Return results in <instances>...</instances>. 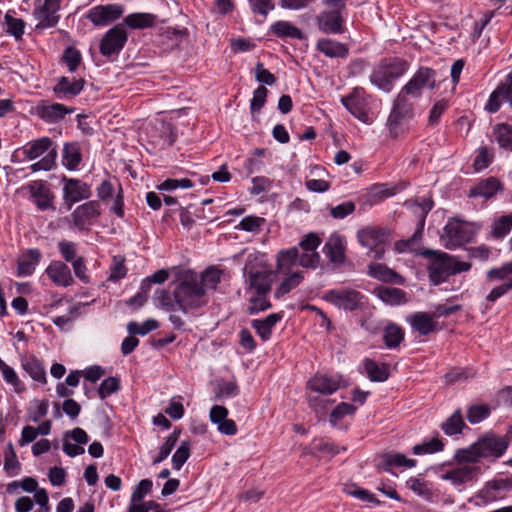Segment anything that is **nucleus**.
I'll list each match as a JSON object with an SVG mask.
<instances>
[{
  "mask_svg": "<svg viewBox=\"0 0 512 512\" xmlns=\"http://www.w3.org/2000/svg\"><path fill=\"white\" fill-rule=\"evenodd\" d=\"M323 299L339 309L354 311L361 307L363 295L355 289L342 287L326 291Z\"/></svg>",
  "mask_w": 512,
  "mask_h": 512,
  "instance_id": "nucleus-8",
  "label": "nucleus"
},
{
  "mask_svg": "<svg viewBox=\"0 0 512 512\" xmlns=\"http://www.w3.org/2000/svg\"><path fill=\"white\" fill-rule=\"evenodd\" d=\"M443 442L438 438H433L428 442L415 445L413 447V453L415 455L421 454H432L443 450Z\"/></svg>",
  "mask_w": 512,
  "mask_h": 512,
  "instance_id": "nucleus-56",
  "label": "nucleus"
},
{
  "mask_svg": "<svg viewBox=\"0 0 512 512\" xmlns=\"http://www.w3.org/2000/svg\"><path fill=\"white\" fill-rule=\"evenodd\" d=\"M490 410L487 405H474L468 409L467 419L471 424H477L489 416Z\"/></svg>",
  "mask_w": 512,
  "mask_h": 512,
  "instance_id": "nucleus-62",
  "label": "nucleus"
},
{
  "mask_svg": "<svg viewBox=\"0 0 512 512\" xmlns=\"http://www.w3.org/2000/svg\"><path fill=\"white\" fill-rule=\"evenodd\" d=\"M327 395H314L308 396L309 407L318 415L324 416L328 407L331 405V400L326 398Z\"/></svg>",
  "mask_w": 512,
  "mask_h": 512,
  "instance_id": "nucleus-54",
  "label": "nucleus"
},
{
  "mask_svg": "<svg viewBox=\"0 0 512 512\" xmlns=\"http://www.w3.org/2000/svg\"><path fill=\"white\" fill-rule=\"evenodd\" d=\"M154 302L157 307L167 312H173L178 309L173 294L171 295L169 291L164 289L155 292Z\"/></svg>",
  "mask_w": 512,
  "mask_h": 512,
  "instance_id": "nucleus-48",
  "label": "nucleus"
},
{
  "mask_svg": "<svg viewBox=\"0 0 512 512\" xmlns=\"http://www.w3.org/2000/svg\"><path fill=\"white\" fill-rule=\"evenodd\" d=\"M35 112L44 122L56 123L63 120L67 114L73 113L74 108L42 100L36 105Z\"/></svg>",
  "mask_w": 512,
  "mask_h": 512,
  "instance_id": "nucleus-15",
  "label": "nucleus"
},
{
  "mask_svg": "<svg viewBox=\"0 0 512 512\" xmlns=\"http://www.w3.org/2000/svg\"><path fill=\"white\" fill-rule=\"evenodd\" d=\"M411 98V95L406 93L402 87L394 100V105L387 121L389 130L394 136L398 135L399 126L414 115V105Z\"/></svg>",
  "mask_w": 512,
  "mask_h": 512,
  "instance_id": "nucleus-7",
  "label": "nucleus"
},
{
  "mask_svg": "<svg viewBox=\"0 0 512 512\" xmlns=\"http://www.w3.org/2000/svg\"><path fill=\"white\" fill-rule=\"evenodd\" d=\"M59 9L60 0H45L44 4L34 12L35 18L38 20L36 28L45 29L55 26L59 20L57 15Z\"/></svg>",
  "mask_w": 512,
  "mask_h": 512,
  "instance_id": "nucleus-18",
  "label": "nucleus"
},
{
  "mask_svg": "<svg viewBox=\"0 0 512 512\" xmlns=\"http://www.w3.org/2000/svg\"><path fill=\"white\" fill-rule=\"evenodd\" d=\"M101 214L100 203L88 201L78 206L71 214L73 225L79 230H86L93 225Z\"/></svg>",
  "mask_w": 512,
  "mask_h": 512,
  "instance_id": "nucleus-12",
  "label": "nucleus"
},
{
  "mask_svg": "<svg viewBox=\"0 0 512 512\" xmlns=\"http://www.w3.org/2000/svg\"><path fill=\"white\" fill-rule=\"evenodd\" d=\"M368 273L371 277L382 282L398 285L404 283V278L400 274L381 263L370 264Z\"/></svg>",
  "mask_w": 512,
  "mask_h": 512,
  "instance_id": "nucleus-31",
  "label": "nucleus"
},
{
  "mask_svg": "<svg viewBox=\"0 0 512 512\" xmlns=\"http://www.w3.org/2000/svg\"><path fill=\"white\" fill-rule=\"evenodd\" d=\"M383 469L391 472L393 467L412 468L416 465V460L409 459L401 453H386L382 455Z\"/></svg>",
  "mask_w": 512,
  "mask_h": 512,
  "instance_id": "nucleus-36",
  "label": "nucleus"
},
{
  "mask_svg": "<svg viewBox=\"0 0 512 512\" xmlns=\"http://www.w3.org/2000/svg\"><path fill=\"white\" fill-rule=\"evenodd\" d=\"M316 48L329 58H346L349 49L344 43L329 39L321 38L317 41Z\"/></svg>",
  "mask_w": 512,
  "mask_h": 512,
  "instance_id": "nucleus-29",
  "label": "nucleus"
},
{
  "mask_svg": "<svg viewBox=\"0 0 512 512\" xmlns=\"http://www.w3.org/2000/svg\"><path fill=\"white\" fill-rule=\"evenodd\" d=\"M122 13L123 8L120 5H99L89 10L87 18L96 26H106L117 20Z\"/></svg>",
  "mask_w": 512,
  "mask_h": 512,
  "instance_id": "nucleus-16",
  "label": "nucleus"
},
{
  "mask_svg": "<svg viewBox=\"0 0 512 512\" xmlns=\"http://www.w3.org/2000/svg\"><path fill=\"white\" fill-rule=\"evenodd\" d=\"M7 32L15 37L16 40L22 38L24 34L25 23L22 19L14 18L9 14L5 15Z\"/></svg>",
  "mask_w": 512,
  "mask_h": 512,
  "instance_id": "nucleus-59",
  "label": "nucleus"
},
{
  "mask_svg": "<svg viewBox=\"0 0 512 512\" xmlns=\"http://www.w3.org/2000/svg\"><path fill=\"white\" fill-rule=\"evenodd\" d=\"M364 368L368 378L373 382H384L389 377V366L385 363L378 364L374 360L365 359Z\"/></svg>",
  "mask_w": 512,
  "mask_h": 512,
  "instance_id": "nucleus-35",
  "label": "nucleus"
},
{
  "mask_svg": "<svg viewBox=\"0 0 512 512\" xmlns=\"http://www.w3.org/2000/svg\"><path fill=\"white\" fill-rule=\"evenodd\" d=\"M502 190L500 181L495 177H489L479 181L473 188L469 190L468 197H483L485 199L492 198L498 191Z\"/></svg>",
  "mask_w": 512,
  "mask_h": 512,
  "instance_id": "nucleus-28",
  "label": "nucleus"
},
{
  "mask_svg": "<svg viewBox=\"0 0 512 512\" xmlns=\"http://www.w3.org/2000/svg\"><path fill=\"white\" fill-rule=\"evenodd\" d=\"M374 294L389 305H401L407 302L406 293L395 287L379 286L374 289Z\"/></svg>",
  "mask_w": 512,
  "mask_h": 512,
  "instance_id": "nucleus-32",
  "label": "nucleus"
},
{
  "mask_svg": "<svg viewBox=\"0 0 512 512\" xmlns=\"http://www.w3.org/2000/svg\"><path fill=\"white\" fill-rule=\"evenodd\" d=\"M29 192L31 196L35 198V203L40 210L44 211L52 207L53 195L47 188L45 182L41 180L31 182Z\"/></svg>",
  "mask_w": 512,
  "mask_h": 512,
  "instance_id": "nucleus-27",
  "label": "nucleus"
},
{
  "mask_svg": "<svg viewBox=\"0 0 512 512\" xmlns=\"http://www.w3.org/2000/svg\"><path fill=\"white\" fill-rule=\"evenodd\" d=\"M406 485L409 489H411L415 494L421 496L425 499H429L432 495L431 485L427 481L422 478L411 477Z\"/></svg>",
  "mask_w": 512,
  "mask_h": 512,
  "instance_id": "nucleus-51",
  "label": "nucleus"
},
{
  "mask_svg": "<svg viewBox=\"0 0 512 512\" xmlns=\"http://www.w3.org/2000/svg\"><path fill=\"white\" fill-rule=\"evenodd\" d=\"M299 250L292 247L286 250H280L277 254V270L279 272H288L296 264L299 265Z\"/></svg>",
  "mask_w": 512,
  "mask_h": 512,
  "instance_id": "nucleus-34",
  "label": "nucleus"
},
{
  "mask_svg": "<svg viewBox=\"0 0 512 512\" xmlns=\"http://www.w3.org/2000/svg\"><path fill=\"white\" fill-rule=\"evenodd\" d=\"M303 280V275L301 272H295L283 279L279 288L275 291V296L280 298L285 294L289 293L292 289L297 287L301 281Z\"/></svg>",
  "mask_w": 512,
  "mask_h": 512,
  "instance_id": "nucleus-49",
  "label": "nucleus"
},
{
  "mask_svg": "<svg viewBox=\"0 0 512 512\" xmlns=\"http://www.w3.org/2000/svg\"><path fill=\"white\" fill-rule=\"evenodd\" d=\"M120 389V381L117 377H108L102 381L98 388L101 399H105Z\"/></svg>",
  "mask_w": 512,
  "mask_h": 512,
  "instance_id": "nucleus-60",
  "label": "nucleus"
},
{
  "mask_svg": "<svg viewBox=\"0 0 512 512\" xmlns=\"http://www.w3.org/2000/svg\"><path fill=\"white\" fill-rule=\"evenodd\" d=\"M503 101L509 102L512 106V72L507 75L505 81L490 95L485 108L490 113H495L499 110Z\"/></svg>",
  "mask_w": 512,
  "mask_h": 512,
  "instance_id": "nucleus-19",
  "label": "nucleus"
},
{
  "mask_svg": "<svg viewBox=\"0 0 512 512\" xmlns=\"http://www.w3.org/2000/svg\"><path fill=\"white\" fill-rule=\"evenodd\" d=\"M42 254L39 249L32 248L23 252L17 262L18 276H30L41 260Z\"/></svg>",
  "mask_w": 512,
  "mask_h": 512,
  "instance_id": "nucleus-26",
  "label": "nucleus"
},
{
  "mask_svg": "<svg viewBox=\"0 0 512 512\" xmlns=\"http://www.w3.org/2000/svg\"><path fill=\"white\" fill-rule=\"evenodd\" d=\"M512 488V483L508 479H494L486 483L481 489L479 496L485 502H493L503 499L506 493Z\"/></svg>",
  "mask_w": 512,
  "mask_h": 512,
  "instance_id": "nucleus-22",
  "label": "nucleus"
},
{
  "mask_svg": "<svg viewBox=\"0 0 512 512\" xmlns=\"http://www.w3.org/2000/svg\"><path fill=\"white\" fill-rule=\"evenodd\" d=\"M410 324L421 335H427L436 330L437 323L433 316L426 312H416L410 318Z\"/></svg>",
  "mask_w": 512,
  "mask_h": 512,
  "instance_id": "nucleus-33",
  "label": "nucleus"
},
{
  "mask_svg": "<svg viewBox=\"0 0 512 512\" xmlns=\"http://www.w3.org/2000/svg\"><path fill=\"white\" fill-rule=\"evenodd\" d=\"M155 16L149 13H132L125 17L124 22L132 29H145L151 27Z\"/></svg>",
  "mask_w": 512,
  "mask_h": 512,
  "instance_id": "nucleus-43",
  "label": "nucleus"
},
{
  "mask_svg": "<svg viewBox=\"0 0 512 512\" xmlns=\"http://www.w3.org/2000/svg\"><path fill=\"white\" fill-rule=\"evenodd\" d=\"M464 426L461 412L457 410L442 424V430L445 434L452 436L461 433Z\"/></svg>",
  "mask_w": 512,
  "mask_h": 512,
  "instance_id": "nucleus-46",
  "label": "nucleus"
},
{
  "mask_svg": "<svg viewBox=\"0 0 512 512\" xmlns=\"http://www.w3.org/2000/svg\"><path fill=\"white\" fill-rule=\"evenodd\" d=\"M197 273L193 270H183L177 274V285L173 297L180 311L187 314L208 304L205 288L199 285Z\"/></svg>",
  "mask_w": 512,
  "mask_h": 512,
  "instance_id": "nucleus-1",
  "label": "nucleus"
},
{
  "mask_svg": "<svg viewBox=\"0 0 512 512\" xmlns=\"http://www.w3.org/2000/svg\"><path fill=\"white\" fill-rule=\"evenodd\" d=\"M480 453L481 451L478 446V442L476 441L469 448L458 449L454 455V459L459 464L464 463L469 465L470 463H476L479 459L483 458Z\"/></svg>",
  "mask_w": 512,
  "mask_h": 512,
  "instance_id": "nucleus-42",
  "label": "nucleus"
},
{
  "mask_svg": "<svg viewBox=\"0 0 512 512\" xmlns=\"http://www.w3.org/2000/svg\"><path fill=\"white\" fill-rule=\"evenodd\" d=\"M475 232L473 224L452 218L444 226L440 241L446 249L453 250L470 242Z\"/></svg>",
  "mask_w": 512,
  "mask_h": 512,
  "instance_id": "nucleus-6",
  "label": "nucleus"
},
{
  "mask_svg": "<svg viewBox=\"0 0 512 512\" xmlns=\"http://www.w3.org/2000/svg\"><path fill=\"white\" fill-rule=\"evenodd\" d=\"M127 41V32L123 24H117L108 30L100 42V52L103 56L118 55Z\"/></svg>",
  "mask_w": 512,
  "mask_h": 512,
  "instance_id": "nucleus-10",
  "label": "nucleus"
},
{
  "mask_svg": "<svg viewBox=\"0 0 512 512\" xmlns=\"http://www.w3.org/2000/svg\"><path fill=\"white\" fill-rule=\"evenodd\" d=\"M63 200L68 210L72 206L84 199H88L92 192L91 187L80 179L63 177Z\"/></svg>",
  "mask_w": 512,
  "mask_h": 512,
  "instance_id": "nucleus-11",
  "label": "nucleus"
},
{
  "mask_svg": "<svg viewBox=\"0 0 512 512\" xmlns=\"http://www.w3.org/2000/svg\"><path fill=\"white\" fill-rule=\"evenodd\" d=\"M127 274V268L124 264V258L121 256L113 257V265L110 270L109 280L116 282L124 278Z\"/></svg>",
  "mask_w": 512,
  "mask_h": 512,
  "instance_id": "nucleus-63",
  "label": "nucleus"
},
{
  "mask_svg": "<svg viewBox=\"0 0 512 512\" xmlns=\"http://www.w3.org/2000/svg\"><path fill=\"white\" fill-rule=\"evenodd\" d=\"M197 280L199 285L205 288V294L207 295L209 290H215L221 280V271L217 268H207L201 275L197 274Z\"/></svg>",
  "mask_w": 512,
  "mask_h": 512,
  "instance_id": "nucleus-39",
  "label": "nucleus"
},
{
  "mask_svg": "<svg viewBox=\"0 0 512 512\" xmlns=\"http://www.w3.org/2000/svg\"><path fill=\"white\" fill-rule=\"evenodd\" d=\"M180 434H181L180 429H174L173 432L166 438V441L163 443V445L159 449L158 456L153 460L154 465L161 463L169 456L172 449L176 445Z\"/></svg>",
  "mask_w": 512,
  "mask_h": 512,
  "instance_id": "nucleus-45",
  "label": "nucleus"
},
{
  "mask_svg": "<svg viewBox=\"0 0 512 512\" xmlns=\"http://www.w3.org/2000/svg\"><path fill=\"white\" fill-rule=\"evenodd\" d=\"M321 244V239L315 233L307 234L299 243L303 253L299 257V265L305 268H315L320 260L316 249Z\"/></svg>",
  "mask_w": 512,
  "mask_h": 512,
  "instance_id": "nucleus-14",
  "label": "nucleus"
},
{
  "mask_svg": "<svg viewBox=\"0 0 512 512\" xmlns=\"http://www.w3.org/2000/svg\"><path fill=\"white\" fill-rule=\"evenodd\" d=\"M282 319V314L272 313L264 319H254L251 321V326L255 329L258 336L262 341L266 342L270 340L272 336V330L275 325Z\"/></svg>",
  "mask_w": 512,
  "mask_h": 512,
  "instance_id": "nucleus-30",
  "label": "nucleus"
},
{
  "mask_svg": "<svg viewBox=\"0 0 512 512\" xmlns=\"http://www.w3.org/2000/svg\"><path fill=\"white\" fill-rule=\"evenodd\" d=\"M20 467L13 445L9 443L5 452L4 470L9 476H16L20 472Z\"/></svg>",
  "mask_w": 512,
  "mask_h": 512,
  "instance_id": "nucleus-52",
  "label": "nucleus"
},
{
  "mask_svg": "<svg viewBox=\"0 0 512 512\" xmlns=\"http://www.w3.org/2000/svg\"><path fill=\"white\" fill-rule=\"evenodd\" d=\"M356 407L352 404L342 402L337 405L330 414V423L333 426H337V422L342 419L345 415L354 414Z\"/></svg>",
  "mask_w": 512,
  "mask_h": 512,
  "instance_id": "nucleus-61",
  "label": "nucleus"
},
{
  "mask_svg": "<svg viewBox=\"0 0 512 512\" xmlns=\"http://www.w3.org/2000/svg\"><path fill=\"white\" fill-rule=\"evenodd\" d=\"M22 153L28 160H34L44 155L39 161L30 166L33 172L49 171L55 166L57 151L49 137H42L29 142L23 147Z\"/></svg>",
  "mask_w": 512,
  "mask_h": 512,
  "instance_id": "nucleus-5",
  "label": "nucleus"
},
{
  "mask_svg": "<svg viewBox=\"0 0 512 512\" xmlns=\"http://www.w3.org/2000/svg\"><path fill=\"white\" fill-rule=\"evenodd\" d=\"M244 273L248 276L250 288L254 289L256 294L270 292L273 272L267 265L263 254H249L244 266Z\"/></svg>",
  "mask_w": 512,
  "mask_h": 512,
  "instance_id": "nucleus-3",
  "label": "nucleus"
},
{
  "mask_svg": "<svg viewBox=\"0 0 512 512\" xmlns=\"http://www.w3.org/2000/svg\"><path fill=\"white\" fill-rule=\"evenodd\" d=\"M436 87V72L428 67H420L412 78L403 86L406 93L412 98H420L423 90L429 88L433 90Z\"/></svg>",
  "mask_w": 512,
  "mask_h": 512,
  "instance_id": "nucleus-9",
  "label": "nucleus"
},
{
  "mask_svg": "<svg viewBox=\"0 0 512 512\" xmlns=\"http://www.w3.org/2000/svg\"><path fill=\"white\" fill-rule=\"evenodd\" d=\"M23 368L27 371V373L35 380L41 383L46 382V372L41 364L36 358H31L23 363Z\"/></svg>",
  "mask_w": 512,
  "mask_h": 512,
  "instance_id": "nucleus-50",
  "label": "nucleus"
},
{
  "mask_svg": "<svg viewBox=\"0 0 512 512\" xmlns=\"http://www.w3.org/2000/svg\"><path fill=\"white\" fill-rule=\"evenodd\" d=\"M512 229V213L509 215L501 216L494 222L493 236L496 238H503Z\"/></svg>",
  "mask_w": 512,
  "mask_h": 512,
  "instance_id": "nucleus-57",
  "label": "nucleus"
},
{
  "mask_svg": "<svg viewBox=\"0 0 512 512\" xmlns=\"http://www.w3.org/2000/svg\"><path fill=\"white\" fill-rule=\"evenodd\" d=\"M190 457V442L182 441L172 457V464L175 470H180Z\"/></svg>",
  "mask_w": 512,
  "mask_h": 512,
  "instance_id": "nucleus-55",
  "label": "nucleus"
},
{
  "mask_svg": "<svg viewBox=\"0 0 512 512\" xmlns=\"http://www.w3.org/2000/svg\"><path fill=\"white\" fill-rule=\"evenodd\" d=\"M158 327H159V324L156 320L147 319L142 324H139L137 322H130L127 325V330L130 334H133V335L137 334V335L144 336V335L148 334L149 332L156 330Z\"/></svg>",
  "mask_w": 512,
  "mask_h": 512,
  "instance_id": "nucleus-53",
  "label": "nucleus"
},
{
  "mask_svg": "<svg viewBox=\"0 0 512 512\" xmlns=\"http://www.w3.org/2000/svg\"><path fill=\"white\" fill-rule=\"evenodd\" d=\"M271 31L277 37H289L293 39H302L303 33L296 26L287 21H277L271 26Z\"/></svg>",
  "mask_w": 512,
  "mask_h": 512,
  "instance_id": "nucleus-40",
  "label": "nucleus"
},
{
  "mask_svg": "<svg viewBox=\"0 0 512 512\" xmlns=\"http://www.w3.org/2000/svg\"><path fill=\"white\" fill-rule=\"evenodd\" d=\"M421 255L428 259V276L433 285H439L451 275L471 269V263L459 261L456 257L439 250L426 249Z\"/></svg>",
  "mask_w": 512,
  "mask_h": 512,
  "instance_id": "nucleus-2",
  "label": "nucleus"
},
{
  "mask_svg": "<svg viewBox=\"0 0 512 512\" xmlns=\"http://www.w3.org/2000/svg\"><path fill=\"white\" fill-rule=\"evenodd\" d=\"M85 81L82 78L61 77L57 84L53 87V92L60 100H69L81 93L84 88Z\"/></svg>",
  "mask_w": 512,
  "mask_h": 512,
  "instance_id": "nucleus-20",
  "label": "nucleus"
},
{
  "mask_svg": "<svg viewBox=\"0 0 512 512\" xmlns=\"http://www.w3.org/2000/svg\"><path fill=\"white\" fill-rule=\"evenodd\" d=\"M264 223L265 219L262 217L246 216L240 221L237 228L247 232L258 233Z\"/></svg>",
  "mask_w": 512,
  "mask_h": 512,
  "instance_id": "nucleus-58",
  "label": "nucleus"
},
{
  "mask_svg": "<svg viewBox=\"0 0 512 512\" xmlns=\"http://www.w3.org/2000/svg\"><path fill=\"white\" fill-rule=\"evenodd\" d=\"M404 339L402 328L396 324H389L383 334V340L388 348H396Z\"/></svg>",
  "mask_w": 512,
  "mask_h": 512,
  "instance_id": "nucleus-44",
  "label": "nucleus"
},
{
  "mask_svg": "<svg viewBox=\"0 0 512 512\" xmlns=\"http://www.w3.org/2000/svg\"><path fill=\"white\" fill-rule=\"evenodd\" d=\"M45 273L57 286L68 287L74 283L70 268L62 261H52Z\"/></svg>",
  "mask_w": 512,
  "mask_h": 512,
  "instance_id": "nucleus-23",
  "label": "nucleus"
},
{
  "mask_svg": "<svg viewBox=\"0 0 512 512\" xmlns=\"http://www.w3.org/2000/svg\"><path fill=\"white\" fill-rule=\"evenodd\" d=\"M480 473V467L474 465H458L445 473L441 474L440 478L450 481L454 486H460L473 481Z\"/></svg>",
  "mask_w": 512,
  "mask_h": 512,
  "instance_id": "nucleus-17",
  "label": "nucleus"
},
{
  "mask_svg": "<svg viewBox=\"0 0 512 512\" xmlns=\"http://www.w3.org/2000/svg\"><path fill=\"white\" fill-rule=\"evenodd\" d=\"M307 388L318 394L331 395L340 388V381L326 374H316L307 382Z\"/></svg>",
  "mask_w": 512,
  "mask_h": 512,
  "instance_id": "nucleus-24",
  "label": "nucleus"
},
{
  "mask_svg": "<svg viewBox=\"0 0 512 512\" xmlns=\"http://www.w3.org/2000/svg\"><path fill=\"white\" fill-rule=\"evenodd\" d=\"M477 442L481 451L480 455L486 459L500 458L509 446V440L506 437L494 433H486Z\"/></svg>",
  "mask_w": 512,
  "mask_h": 512,
  "instance_id": "nucleus-13",
  "label": "nucleus"
},
{
  "mask_svg": "<svg viewBox=\"0 0 512 512\" xmlns=\"http://www.w3.org/2000/svg\"><path fill=\"white\" fill-rule=\"evenodd\" d=\"M341 9L333 8L331 11H324L317 17L319 29L324 33L341 34L344 32L343 17Z\"/></svg>",
  "mask_w": 512,
  "mask_h": 512,
  "instance_id": "nucleus-21",
  "label": "nucleus"
},
{
  "mask_svg": "<svg viewBox=\"0 0 512 512\" xmlns=\"http://www.w3.org/2000/svg\"><path fill=\"white\" fill-rule=\"evenodd\" d=\"M495 135L499 145L509 151H512V126L501 123L495 127Z\"/></svg>",
  "mask_w": 512,
  "mask_h": 512,
  "instance_id": "nucleus-47",
  "label": "nucleus"
},
{
  "mask_svg": "<svg viewBox=\"0 0 512 512\" xmlns=\"http://www.w3.org/2000/svg\"><path fill=\"white\" fill-rule=\"evenodd\" d=\"M408 67V62L400 58L383 59L374 67L370 82L380 90L390 92L394 81L404 75Z\"/></svg>",
  "mask_w": 512,
  "mask_h": 512,
  "instance_id": "nucleus-4",
  "label": "nucleus"
},
{
  "mask_svg": "<svg viewBox=\"0 0 512 512\" xmlns=\"http://www.w3.org/2000/svg\"><path fill=\"white\" fill-rule=\"evenodd\" d=\"M357 238L362 246L372 250L382 241L383 233L376 228H364L358 231Z\"/></svg>",
  "mask_w": 512,
  "mask_h": 512,
  "instance_id": "nucleus-38",
  "label": "nucleus"
},
{
  "mask_svg": "<svg viewBox=\"0 0 512 512\" xmlns=\"http://www.w3.org/2000/svg\"><path fill=\"white\" fill-rule=\"evenodd\" d=\"M82 160L80 147L77 143H66L63 148L62 162L68 170H75Z\"/></svg>",
  "mask_w": 512,
  "mask_h": 512,
  "instance_id": "nucleus-37",
  "label": "nucleus"
},
{
  "mask_svg": "<svg viewBox=\"0 0 512 512\" xmlns=\"http://www.w3.org/2000/svg\"><path fill=\"white\" fill-rule=\"evenodd\" d=\"M341 102L345 108L355 117L361 118V116L365 115L362 108V100L360 97L359 88H355L350 95L342 97Z\"/></svg>",
  "mask_w": 512,
  "mask_h": 512,
  "instance_id": "nucleus-41",
  "label": "nucleus"
},
{
  "mask_svg": "<svg viewBox=\"0 0 512 512\" xmlns=\"http://www.w3.org/2000/svg\"><path fill=\"white\" fill-rule=\"evenodd\" d=\"M356 209V205L353 201H345L337 206L330 208V215L334 219H344L348 215L352 214Z\"/></svg>",
  "mask_w": 512,
  "mask_h": 512,
  "instance_id": "nucleus-64",
  "label": "nucleus"
},
{
  "mask_svg": "<svg viewBox=\"0 0 512 512\" xmlns=\"http://www.w3.org/2000/svg\"><path fill=\"white\" fill-rule=\"evenodd\" d=\"M323 253L331 263L342 264L345 261V240L337 234L329 237L323 247Z\"/></svg>",
  "mask_w": 512,
  "mask_h": 512,
  "instance_id": "nucleus-25",
  "label": "nucleus"
}]
</instances>
